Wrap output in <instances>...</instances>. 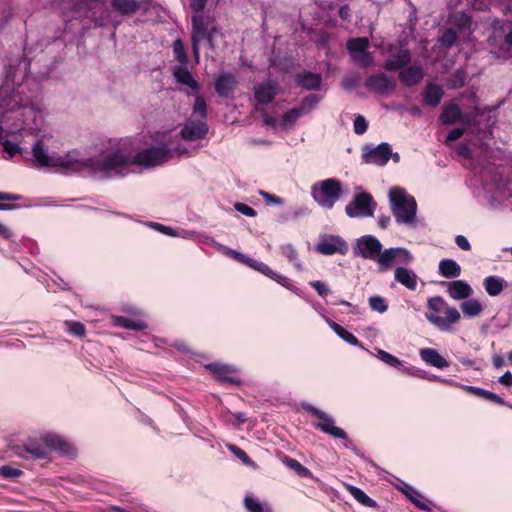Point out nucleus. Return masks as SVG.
Here are the masks:
<instances>
[{
    "mask_svg": "<svg viewBox=\"0 0 512 512\" xmlns=\"http://www.w3.org/2000/svg\"><path fill=\"white\" fill-rule=\"evenodd\" d=\"M187 149L178 146L175 150L166 145L151 146L133 154L124 147H112L97 156V180L124 177L130 173V166L138 165L144 168L161 166L168 162L174 153H186Z\"/></svg>",
    "mask_w": 512,
    "mask_h": 512,
    "instance_id": "nucleus-1",
    "label": "nucleus"
},
{
    "mask_svg": "<svg viewBox=\"0 0 512 512\" xmlns=\"http://www.w3.org/2000/svg\"><path fill=\"white\" fill-rule=\"evenodd\" d=\"M32 156L37 168H58L65 175L78 174L96 179L97 157H83L78 150L64 155L50 154L43 141L38 139L32 146Z\"/></svg>",
    "mask_w": 512,
    "mask_h": 512,
    "instance_id": "nucleus-2",
    "label": "nucleus"
},
{
    "mask_svg": "<svg viewBox=\"0 0 512 512\" xmlns=\"http://www.w3.org/2000/svg\"><path fill=\"white\" fill-rule=\"evenodd\" d=\"M353 254L356 257L375 261L380 272L390 270L394 262L408 265L414 260L412 253L404 247L383 250L382 243L373 235H363L358 238L353 247Z\"/></svg>",
    "mask_w": 512,
    "mask_h": 512,
    "instance_id": "nucleus-3",
    "label": "nucleus"
},
{
    "mask_svg": "<svg viewBox=\"0 0 512 512\" xmlns=\"http://www.w3.org/2000/svg\"><path fill=\"white\" fill-rule=\"evenodd\" d=\"M474 194L490 209L508 206L512 199V182L499 178L492 169H485L477 177Z\"/></svg>",
    "mask_w": 512,
    "mask_h": 512,
    "instance_id": "nucleus-4",
    "label": "nucleus"
},
{
    "mask_svg": "<svg viewBox=\"0 0 512 512\" xmlns=\"http://www.w3.org/2000/svg\"><path fill=\"white\" fill-rule=\"evenodd\" d=\"M26 84H20L13 89L12 94L6 101V106L17 113V117L21 119V125L18 130H26L30 133H37L44 124V112L31 97H23Z\"/></svg>",
    "mask_w": 512,
    "mask_h": 512,
    "instance_id": "nucleus-5",
    "label": "nucleus"
},
{
    "mask_svg": "<svg viewBox=\"0 0 512 512\" xmlns=\"http://www.w3.org/2000/svg\"><path fill=\"white\" fill-rule=\"evenodd\" d=\"M208 0H191L190 7L195 12L192 15L191 42L195 62L200 59V43L206 41L210 49H214V37L220 33V28L214 23V18L202 13Z\"/></svg>",
    "mask_w": 512,
    "mask_h": 512,
    "instance_id": "nucleus-6",
    "label": "nucleus"
},
{
    "mask_svg": "<svg viewBox=\"0 0 512 512\" xmlns=\"http://www.w3.org/2000/svg\"><path fill=\"white\" fill-rule=\"evenodd\" d=\"M390 210L396 223L409 229L417 227L418 206L414 196L403 188L393 187L388 193Z\"/></svg>",
    "mask_w": 512,
    "mask_h": 512,
    "instance_id": "nucleus-7",
    "label": "nucleus"
},
{
    "mask_svg": "<svg viewBox=\"0 0 512 512\" xmlns=\"http://www.w3.org/2000/svg\"><path fill=\"white\" fill-rule=\"evenodd\" d=\"M69 444L56 434H46L41 438V442H30L24 446H16L15 454L23 459L36 460L46 459L51 451H60L67 453Z\"/></svg>",
    "mask_w": 512,
    "mask_h": 512,
    "instance_id": "nucleus-8",
    "label": "nucleus"
},
{
    "mask_svg": "<svg viewBox=\"0 0 512 512\" xmlns=\"http://www.w3.org/2000/svg\"><path fill=\"white\" fill-rule=\"evenodd\" d=\"M427 307L429 311L425 314L426 319L440 331H450L451 326L461 319L457 308L449 306L441 296L429 298Z\"/></svg>",
    "mask_w": 512,
    "mask_h": 512,
    "instance_id": "nucleus-9",
    "label": "nucleus"
},
{
    "mask_svg": "<svg viewBox=\"0 0 512 512\" xmlns=\"http://www.w3.org/2000/svg\"><path fill=\"white\" fill-rule=\"evenodd\" d=\"M342 195V184L336 178H328L315 183L311 188V196L319 206L332 209Z\"/></svg>",
    "mask_w": 512,
    "mask_h": 512,
    "instance_id": "nucleus-10",
    "label": "nucleus"
},
{
    "mask_svg": "<svg viewBox=\"0 0 512 512\" xmlns=\"http://www.w3.org/2000/svg\"><path fill=\"white\" fill-rule=\"evenodd\" d=\"M376 207L372 195L362 191L354 194L345 207V213L350 218H368L374 215Z\"/></svg>",
    "mask_w": 512,
    "mask_h": 512,
    "instance_id": "nucleus-11",
    "label": "nucleus"
},
{
    "mask_svg": "<svg viewBox=\"0 0 512 512\" xmlns=\"http://www.w3.org/2000/svg\"><path fill=\"white\" fill-rule=\"evenodd\" d=\"M302 407L305 411L311 413L321 420L319 423H314V427L316 429L322 431L325 434L331 435L334 438H340L344 440L348 439L347 433L342 428L335 426V420L332 416L311 404H303Z\"/></svg>",
    "mask_w": 512,
    "mask_h": 512,
    "instance_id": "nucleus-12",
    "label": "nucleus"
},
{
    "mask_svg": "<svg viewBox=\"0 0 512 512\" xmlns=\"http://www.w3.org/2000/svg\"><path fill=\"white\" fill-rule=\"evenodd\" d=\"M302 407L305 411L311 413L321 420L319 423H314V427L316 429L322 431L325 434L331 435L334 438H340L344 440L348 439L347 433L342 428L335 426V420L332 416L311 404H303Z\"/></svg>",
    "mask_w": 512,
    "mask_h": 512,
    "instance_id": "nucleus-13",
    "label": "nucleus"
},
{
    "mask_svg": "<svg viewBox=\"0 0 512 512\" xmlns=\"http://www.w3.org/2000/svg\"><path fill=\"white\" fill-rule=\"evenodd\" d=\"M391 157V145L382 142L377 146L365 144L362 147V161L365 164L385 166Z\"/></svg>",
    "mask_w": 512,
    "mask_h": 512,
    "instance_id": "nucleus-14",
    "label": "nucleus"
},
{
    "mask_svg": "<svg viewBox=\"0 0 512 512\" xmlns=\"http://www.w3.org/2000/svg\"><path fill=\"white\" fill-rule=\"evenodd\" d=\"M315 249L320 254L326 256L334 254L346 255L348 253L349 246L341 236L324 234L320 236Z\"/></svg>",
    "mask_w": 512,
    "mask_h": 512,
    "instance_id": "nucleus-15",
    "label": "nucleus"
},
{
    "mask_svg": "<svg viewBox=\"0 0 512 512\" xmlns=\"http://www.w3.org/2000/svg\"><path fill=\"white\" fill-rule=\"evenodd\" d=\"M364 84L367 89L381 96H388L397 88L396 80L384 72L368 76Z\"/></svg>",
    "mask_w": 512,
    "mask_h": 512,
    "instance_id": "nucleus-16",
    "label": "nucleus"
},
{
    "mask_svg": "<svg viewBox=\"0 0 512 512\" xmlns=\"http://www.w3.org/2000/svg\"><path fill=\"white\" fill-rule=\"evenodd\" d=\"M205 368L222 385L239 387L242 384L240 378L232 375L237 372V369L232 365L215 362L205 365Z\"/></svg>",
    "mask_w": 512,
    "mask_h": 512,
    "instance_id": "nucleus-17",
    "label": "nucleus"
},
{
    "mask_svg": "<svg viewBox=\"0 0 512 512\" xmlns=\"http://www.w3.org/2000/svg\"><path fill=\"white\" fill-rule=\"evenodd\" d=\"M495 29L503 34V45L498 47L497 57L504 60L512 58V22L508 19H495Z\"/></svg>",
    "mask_w": 512,
    "mask_h": 512,
    "instance_id": "nucleus-18",
    "label": "nucleus"
},
{
    "mask_svg": "<svg viewBox=\"0 0 512 512\" xmlns=\"http://www.w3.org/2000/svg\"><path fill=\"white\" fill-rule=\"evenodd\" d=\"M209 126L205 120H186L180 130V136L185 141H197L204 139L208 134Z\"/></svg>",
    "mask_w": 512,
    "mask_h": 512,
    "instance_id": "nucleus-19",
    "label": "nucleus"
},
{
    "mask_svg": "<svg viewBox=\"0 0 512 512\" xmlns=\"http://www.w3.org/2000/svg\"><path fill=\"white\" fill-rule=\"evenodd\" d=\"M238 81L236 76L229 72H221L215 80V91L220 98H231L237 88Z\"/></svg>",
    "mask_w": 512,
    "mask_h": 512,
    "instance_id": "nucleus-20",
    "label": "nucleus"
},
{
    "mask_svg": "<svg viewBox=\"0 0 512 512\" xmlns=\"http://www.w3.org/2000/svg\"><path fill=\"white\" fill-rule=\"evenodd\" d=\"M279 93V83L268 79L254 87V97L258 103L266 105L271 103Z\"/></svg>",
    "mask_w": 512,
    "mask_h": 512,
    "instance_id": "nucleus-21",
    "label": "nucleus"
},
{
    "mask_svg": "<svg viewBox=\"0 0 512 512\" xmlns=\"http://www.w3.org/2000/svg\"><path fill=\"white\" fill-rule=\"evenodd\" d=\"M294 81L298 87L307 91H318L322 86V76L309 70H303L295 74Z\"/></svg>",
    "mask_w": 512,
    "mask_h": 512,
    "instance_id": "nucleus-22",
    "label": "nucleus"
},
{
    "mask_svg": "<svg viewBox=\"0 0 512 512\" xmlns=\"http://www.w3.org/2000/svg\"><path fill=\"white\" fill-rule=\"evenodd\" d=\"M412 56L408 49H399L396 53H391L384 62V69L389 72L401 71L410 62Z\"/></svg>",
    "mask_w": 512,
    "mask_h": 512,
    "instance_id": "nucleus-23",
    "label": "nucleus"
},
{
    "mask_svg": "<svg viewBox=\"0 0 512 512\" xmlns=\"http://www.w3.org/2000/svg\"><path fill=\"white\" fill-rule=\"evenodd\" d=\"M424 77V71L421 65H407L398 74L399 81L405 87H413L419 84Z\"/></svg>",
    "mask_w": 512,
    "mask_h": 512,
    "instance_id": "nucleus-24",
    "label": "nucleus"
},
{
    "mask_svg": "<svg viewBox=\"0 0 512 512\" xmlns=\"http://www.w3.org/2000/svg\"><path fill=\"white\" fill-rule=\"evenodd\" d=\"M447 294L453 300H466L473 294V289L465 280H453L447 283Z\"/></svg>",
    "mask_w": 512,
    "mask_h": 512,
    "instance_id": "nucleus-25",
    "label": "nucleus"
},
{
    "mask_svg": "<svg viewBox=\"0 0 512 512\" xmlns=\"http://www.w3.org/2000/svg\"><path fill=\"white\" fill-rule=\"evenodd\" d=\"M394 279L410 291H415L417 289L419 277L411 269L404 266L396 267L394 270Z\"/></svg>",
    "mask_w": 512,
    "mask_h": 512,
    "instance_id": "nucleus-26",
    "label": "nucleus"
},
{
    "mask_svg": "<svg viewBox=\"0 0 512 512\" xmlns=\"http://www.w3.org/2000/svg\"><path fill=\"white\" fill-rule=\"evenodd\" d=\"M172 74L177 83L188 86L193 91H198L200 89L199 83L188 70L187 64H179L175 66L173 68Z\"/></svg>",
    "mask_w": 512,
    "mask_h": 512,
    "instance_id": "nucleus-27",
    "label": "nucleus"
},
{
    "mask_svg": "<svg viewBox=\"0 0 512 512\" xmlns=\"http://www.w3.org/2000/svg\"><path fill=\"white\" fill-rule=\"evenodd\" d=\"M462 111L460 109V106L455 102H449L446 103L443 108L442 112L439 116L440 122L445 125H453L455 123H459L460 119L462 118Z\"/></svg>",
    "mask_w": 512,
    "mask_h": 512,
    "instance_id": "nucleus-28",
    "label": "nucleus"
},
{
    "mask_svg": "<svg viewBox=\"0 0 512 512\" xmlns=\"http://www.w3.org/2000/svg\"><path fill=\"white\" fill-rule=\"evenodd\" d=\"M444 91L439 84L430 83L423 91V101L427 106L436 107L440 104Z\"/></svg>",
    "mask_w": 512,
    "mask_h": 512,
    "instance_id": "nucleus-29",
    "label": "nucleus"
},
{
    "mask_svg": "<svg viewBox=\"0 0 512 512\" xmlns=\"http://www.w3.org/2000/svg\"><path fill=\"white\" fill-rule=\"evenodd\" d=\"M506 286L507 281L497 275L487 276L483 280V287L486 293L491 297L500 295Z\"/></svg>",
    "mask_w": 512,
    "mask_h": 512,
    "instance_id": "nucleus-30",
    "label": "nucleus"
},
{
    "mask_svg": "<svg viewBox=\"0 0 512 512\" xmlns=\"http://www.w3.org/2000/svg\"><path fill=\"white\" fill-rule=\"evenodd\" d=\"M420 357L424 362L438 369H443L449 366L448 361L440 355L437 350L432 348L421 349Z\"/></svg>",
    "mask_w": 512,
    "mask_h": 512,
    "instance_id": "nucleus-31",
    "label": "nucleus"
},
{
    "mask_svg": "<svg viewBox=\"0 0 512 512\" xmlns=\"http://www.w3.org/2000/svg\"><path fill=\"white\" fill-rule=\"evenodd\" d=\"M461 272L460 265L453 259L444 258L439 262L438 273L447 279L457 278Z\"/></svg>",
    "mask_w": 512,
    "mask_h": 512,
    "instance_id": "nucleus-32",
    "label": "nucleus"
},
{
    "mask_svg": "<svg viewBox=\"0 0 512 512\" xmlns=\"http://www.w3.org/2000/svg\"><path fill=\"white\" fill-rule=\"evenodd\" d=\"M260 273H262L266 277L274 280L275 282H277L281 286L285 287L286 289L292 291L293 293H295L297 295L300 294L299 288L293 286L291 280L288 277L272 270L267 264H265L264 267H262V270Z\"/></svg>",
    "mask_w": 512,
    "mask_h": 512,
    "instance_id": "nucleus-33",
    "label": "nucleus"
},
{
    "mask_svg": "<svg viewBox=\"0 0 512 512\" xmlns=\"http://www.w3.org/2000/svg\"><path fill=\"white\" fill-rule=\"evenodd\" d=\"M260 273H262L266 277L274 280L275 282H277L281 286L285 287L286 289L292 291L293 293H295L297 295L300 294L299 288L293 286L291 280L288 277L272 270L267 264H265L264 267H262V270Z\"/></svg>",
    "mask_w": 512,
    "mask_h": 512,
    "instance_id": "nucleus-34",
    "label": "nucleus"
},
{
    "mask_svg": "<svg viewBox=\"0 0 512 512\" xmlns=\"http://www.w3.org/2000/svg\"><path fill=\"white\" fill-rule=\"evenodd\" d=\"M243 505L247 512H275L270 503L260 501L252 494H247L244 497Z\"/></svg>",
    "mask_w": 512,
    "mask_h": 512,
    "instance_id": "nucleus-35",
    "label": "nucleus"
},
{
    "mask_svg": "<svg viewBox=\"0 0 512 512\" xmlns=\"http://www.w3.org/2000/svg\"><path fill=\"white\" fill-rule=\"evenodd\" d=\"M146 226L149 228L158 231L164 235L171 236V237H182V238H193L195 236L194 231H187V230H175L174 228L170 226H166L157 222H147Z\"/></svg>",
    "mask_w": 512,
    "mask_h": 512,
    "instance_id": "nucleus-36",
    "label": "nucleus"
},
{
    "mask_svg": "<svg viewBox=\"0 0 512 512\" xmlns=\"http://www.w3.org/2000/svg\"><path fill=\"white\" fill-rule=\"evenodd\" d=\"M402 486L398 487L400 491H402L406 497L419 509L423 511H430L431 508L421 501L419 497H422V495L412 486L405 482H401Z\"/></svg>",
    "mask_w": 512,
    "mask_h": 512,
    "instance_id": "nucleus-37",
    "label": "nucleus"
},
{
    "mask_svg": "<svg viewBox=\"0 0 512 512\" xmlns=\"http://www.w3.org/2000/svg\"><path fill=\"white\" fill-rule=\"evenodd\" d=\"M226 254L232 257L234 260L247 265L248 267L254 269L255 271L261 272L262 267H264L265 263L260 262L256 259H253L243 253L232 250L230 248L226 249Z\"/></svg>",
    "mask_w": 512,
    "mask_h": 512,
    "instance_id": "nucleus-38",
    "label": "nucleus"
},
{
    "mask_svg": "<svg viewBox=\"0 0 512 512\" xmlns=\"http://www.w3.org/2000/svg\"><path fill=\"white\" fill-rule=\"evenodd\" d=\"M485 112H491V109L488 107H485L484 109H481L479 107H474V109L471 112L468 113H462V118L460 119L459 123H462L463 125L471 128H478L479 126V117H482Z\"/></svg>",
    "mask_w": 512,
    "mask_h": 512,
    "instance_id": "nucleus-39",
    "label": "nucleus"
},
{
    "mask_svg": "<svg viewBox=\"0 0 512 512\" xmlns=\"http://www.w3.org/2000/svg\"><path fill=\"white\" fill-rule=\"evenodd\" d=\"M282 462L286 467L294 471L298 476L316 480L313 473L296 459L289 456H284L282 458Z\"/></svg>",
    "mask_w": 512,
    "mask_h": 512,
    "instance_id": "nucleus-40",
    "label": "nucleus"
},
{
    "mask_svg": "<svg viewBox=\"0 0 512 512\" xmlns=\"http://www.w3.org/2000/svg\"><path fill=\"white\" fill-rule=\"evenodd\" d=\"M460 309L466 317L473 318L482 313L483 306L479 300L470 297L461 303Z\"/></svg>",
    "mask_w": 512,
    "mask_h": 512,
    "instance_id": "nucleus-41",
    "label": "nucleus"
},
{
    "mask_svg": "<svg viewBox=\"0 0 512 512\" xmlns=\"http://www.w3.org/2000/svg\"><path fill=\"white\" fill-rule=\"evenodd\" d=\"M113 323H114V325H116L118 327L129 329V330H134V331H141V330H144L147 328V325L143 321L134 320V319L124 317V316L114 317Z\"/></svg>",
    "mask_w": 512,
    "mask_h": 512,
    "instance_id": "nucleus-42",
    "label": "nucleus"
},
{
    "mask_svg": "<svg viewBox=\"0 0 512 512\" xmlns=\"http://www.w3.org/2000/svg\"><path fill=\"white\" fill-rule=\"evenodd\" d=\"M111 4L122 15H131L139 8V3L135 0H111Z\"/></svg>",
    "mask_w": 512,
    "mask_h": 512,
    "instance_id": "nucleus-43",
    "label": "nucleus"
},
{
    "mask_svg": "<svg viewBox=\"0 0 512 512\" xmlns=\"http://www.w3.org/2000/svg\"><path fill=\"white\" fill-rule=\"evenodd\" d=\"M347 50L353 58L355 54L364 52L369 47V40L365 37L351 38L346 43Z\"/></svg>",
    "mask_w": 512,
    "mask_h": 512,
    "instance_id": "nucleus-44",
    "label": "nucleus"
},
{
    "mask_svg": "<svg viewBox=\"0 0 512 512\" xmlns=\"http://www.w3.org/2000/svg\"><path fill=\"white\" fill-rule=\"evenodd\" d=\"M348 491L362 505L370 508L377 506L376 501L369 497L361 488L349 485Z\"/></svg>",
    "mask_w": 512,
    "mask_h": 512,
    "instance_id": "nucleus-45",
    "label": "nucleus"
},
{
    "mask_svg": "<svg viewBox=\"0 0 512 512\" xmlns=\"http://www.w3.org/2000/svg\"><path fill=\"white\" fill-rule=\"evenodd\" d=\"M281 253L298 271L303 270L302 263L298 258V252L292 244H284L280 247Z\"/></svg>",
    "mask_w": 512,
    "mask_h": 512,
    "instance_id": "nucleus-46",
    "label": "nucleus"
},
{
    "mask_svg": "<svg viewBox=\"0 0 512 512\" xmlns=\"http://www.w3.org/2000/svg\"><path fill=\"white\" fill-rule=\"evenodd\" d=\"M92 19L98 27H105L108 25L116 27L119 24V21L112 16V11L107 7L103 9L100 15H94Z\"/></svg>",
    "mask_w": 512,
    "mask_h": 512,
    "instance_id": "nucleus-47",
    "label": "nucleus"
},
{
    "mask_svg": "<svg viewBox=\"0 0 512 512\" xmlns=\"http://www.w3.org/2000/svg\"><path fill=\"white\" fill-rule=\"evenodd\" d=\"M321 99L317 94H308L301 100V104L297 108L303 115H307L317 107Z\"/></svg>",
    "mask_w": 512,
    "mask_h": 512,
    "instance_id": "nucleus-48",
    "label": "nucleus"
},
{
    "mask_svg": "<svg viewBox=\"0 0 512 512\" xmlns=\"http://www.w3.org/2000/svg\"><path fill=\"white\" fill-rule=\"evenodd\" d=\"M453 24L460 30V31H469L471 32V25H472V17L465 13V12H456L453 16Z\"/></svg>",
    "mask_w": 512,
    "mask_h": 512,
    "instance_id": "nucleus-49",
    "label": "nucleus"
},
{
    "mask_svg": "<svg viewBox=\"0 0 512 512\" xmlns=\"http://www.w3.org/2000/svg\"><path fill=\"white\" fill-rule=\"evenodd\" d=\"M193 116H198L201 120H204L207 117V105L204 97L200 94L195 95V101L193 104Z\"/></svg>",
    "mask_w": 512,
    "mask_h": 512,
    "instance_id": "nucleus-50",
    "label": "nucleus"
},
{
    "mask_svg": "<svg viewBox=\"0 0 512 512\" xmlns=\"http://www.w3.org/2000/svg\"><path fill=\"white\" fill-rule=\"evenodd\" d=\"M173 53H174L175 59L180 64H187L188 63L187 53H186L184 44H183L181 39H176L173 42Z\"/></svg>",
    "mask_w": 512,
    "mask_h": 512,
    "instance_id": "nucleus-51",
    "label": "nucleus"
},
{
    "mask_svg": "<svg viewBox=\"0 0 512 512\" xmlns=\"http://www.w3.org/2000/svg\"><path fill=\"white\" fill-rule=\"evenodd\" d=\"M376 356L382 362H384L385 364H387L391 367L399 368L402 366V363H403L399 358H397L396 356H394L382 349L377 350Z\"/></svg>",
    "mask_w": 512,
    "mask_h": 512,
    "instance_id": "nucleus-52",
    "label": "nucleus"
},
{
    "mask_svg": "<svg viewBox=\"0 0 512 512\" xmlns=\"http://www.w3.org/2000/svg\"><path fill=\"white\" fill-rule=\"evenodd\" d=\"M369 306L373 311L378 313H385L388 310V305L386 300L379 295H373L368 300Z\"/></svg>",
    "mask_w": 512,
    "mask_h": 512,
    "instance_id": "nucleus-53",
    "label": "nucleus"
},
{
    "mask_svg": "<svg viewBox=\"0 0 512 512\" xmlns=\"http://www.w3.org/2000/svg\"><path fill=\"white\" fill-rule=\"evenodd\" d=\"M309 214V209L305 206H300L296 208H292L287 213L281 216V222H287L290 220L297 219L299 217H303Z\"/></svg>",
    "mask_w": 512,
    "mask_h": 512,
    "instance_id": "nucleus-54",
    "label": "nucleus"
},
{
    "mask_svg": "<svg viewBox=\"0 0 512 512\" xmlns=\"http://www.w3.org/2000/svg\"><path fill=\"white\" fill-rule=\"evenodd\" d=\"M457 40V32L453 28L446 29L439 38V43L443 47H451Z\"/></svg>",
    "mask_w": 512,
    "mask_h": 512,
    "instance_id": "nucleus-55",
    "label": "nucleus"
},
{
    "mask_svg": "<svg viewBox=\"0 0 512 512\" xmlns=\"http://www.w3.org/2000/svg\"><path fill=\"white\" fill-rule=\"evenodd\" d=\"M303 116L300 110L297 107H294L288 111H286L282 116V124L287 127L294 124L299 117Z\"/></svg>",
    "mask_w": 512,
    "mask_h": 512,
    "instance_id": "nucleus-56",
    "label": "nucleus"
},
{
    "mask_svg": "<svg viewBox=\"0 0 512 512\" xmlns=\"http://www.w3.org/2000/svg\"><path fill=\"white\" fill-rule=\"evenodd\" d=\"M65 325L67 327V331L77 337H83L86 334L85 326L76 321H65Z\"/></svg>",
    "mask_w": 512,
    "mask_h": 512,
    "instance_id": "nucleus-57",
    "label": "nucleus"
},
{
    "mask_svg": "<svg viewBox=\"0 0 512 512\" xmlns=\"http://www.w3.org/2000/svg\"><path fill=\"white\" fill-rule=\"evenodd\" d=\"M2 147H3L4 152L7 153L10 158L15 156L16 154L23 153L22 147H20L19 144L15 143L13 141H10V140L3 141Z\"/></svg>",
    "mask_w": 512,
    "mask_h": 512,
    "instance_id": "nucleus-58",
    "label": "nucleus"
},
{
    "mask_svg": "<svg viewBox=\"0 0 512 512\" xmlns=\"http://www.w3.org/2000/svg\"><path fill=\"white\" fill-rule=\"evenodd\" d=\"M227 448L244 464L246 465H250L252 464V460L250 459V457L248 456V454L242 450L241 448H239L238 446L234 445V444H229L227 446Z\"/></svg>",
    "mask_w": 512,
    "mask_h": 512,
    "instance_id": "nucleus-59",
    "label": "nucleus"
},
{
    "mask_svg": "<svg viewBox=\"0 0 512 512\" xmlns=\"http://www.w3.org/2000/svg\"><path fill=\"white\" fill-rule=\"evenodd\" d=\"M477 396L482 397L490 402H493V403H496L499 405H505V401L503 398H501L499 395H497L489 390L483 389V388H480V391L477 394Z\"/></svg>",
    "mask_w": 512,
    "mask_h": 512,
    "instance_id": "nucleus-60",
    "label": "nucleus"
},
{
    "mask_svg": "<svg viewBox=\"0 0 512 512\" xmlns=\"http://www.w3.org/2000/svg\"><path fill=\"white\" fill-rule=\"evenodd\" d=\"M352 59L361 67H368L373 63V57L367 50L362 53L355 54Z\"/></svg>",
    "mask_w": 512,
    "mask_h": 512,
    "instance_id": "nucleus-61",
    "label": "nucleus"
},
{
    "mask_svg": "<svg viewBox=\"0 0 512 512\" xmlns=\"http://www.w3.org/2000/svg\"><path fill=\"white\" fill-rule=\"evenodd\" d=\"M354 132L357 135L364 134L368 129V122L362 115H357L353 123Z\"/></svg>",
    "mask_w": 512,
    "mask_h": 512,
    "instance_id": "nucleus-62",
    "label": "nucleus"
},
{
    "mask_svg": "<svg viewBox=\"0 0 512 512\" xmlns=\"http://www.w3.org/2000/svg\"><path fill=\"white\" fill-rule=\"evenodd\" d=\"M309 285L317 292L320 297L325 298L330 293L328 285L320 280L311 281Z\"/></svg>",
    "mask_w": 512,
    "mask_h": 512,
    "instance_id": "nucleus-63",
    "label": "nucleus"
},
{
    "mask_svg": "<svg viewBox=\"0 0 512 512\" xmlns=\"http://www.w3.org/2000/svg\"><path fill=\"white\" fill-rule=\"evenodd\" d=\"M0 475L4 478L15 479L22 475V471L9 465H4L0 468Z\"/></svg>",
    "mask_w": 512,
    "mask_h": 512,
    "instance_id": "nucleus-64",
    "label": "nucleus"
}]
</instances>
